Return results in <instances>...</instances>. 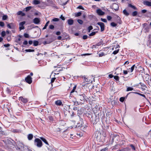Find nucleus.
I'll list each match as a JSON object with an SVG mask.
<instances>
[{"label":"nucleus","mask_w":151,"mask_h":151,"mask_svg":"<svg viewBox=\"0 0 151 151\" xmlns=\"http://www.w3.org/2000/svg\"><path fill=\"white\" fill-rule=\"evenodd\" d=\"M35 144L38 147H40L42 146V142L41 140L39 138H36L34 141Z\"/></svg>","instance_id":"1"},{"label":"nucleus","mask_w":151,"mask_h":151,"mask_svg":"<svg viewBox=\"0 0 151 151\" xmlns=\"http://www.w3.org/2000/svg\"><path fill=\"white\" fill-rule=\"evenodd\" d=\"M25 80L29 84H31L32 82V78L30 75L28 76L25 78Z\"/></svg>","instance_id":"2"},{"label":"nucleus","mask_w":151,"mask_h":151,"mask_svg":"<svg viewBox=\"0 0 151 151\" xmlns=\"http://www.w3.org/2000/svg\"><path fill=\"white\" fill-rule=\"evenodd\" d=\"M25 23V22L23 21L21 22L19 24V29L20 30L22 29H24V25Z\"/></svg>","instance_id":"3"},{"label":"nucleus","mask_w":151,"mask_h":151,"mask_svg":"<svg viewBox=\"0 0 151 151\" xmlns=\"http://www.w3.org/2000/svg\"><path fill=\"white\" fill-rule=\"evenodd\" d=\"M97 24L100 27L101 31H103L104 29V24L102 22H99L97 23Z\"/></svg>","instance_id":"4"},{"label":"nucleus","mask_w":151,"mask_h":151,"mask_svg":"<svg viewBox=\"0 0 151 151\" xmlns=\"http://www.w3.org/2000/svg\"><path fill=\"white\" fill-rule=\"evenodd\" d=\"M59 66V65H57V66H54V68H57L55 70V72H56V73H55V74H58V73H57V72H59L62 70V67H58Z\"/></svg>","instance_id":"5"},{"label":"nucleus","mask_w":151,"mask_h":151,"mask_svg":"<svg viewBox=\"0 0 151 151\" xmlns=\"http://www.w3.org/2000/svg\"><path fill=\"white\" fill-rule=\"evenodd\" d=\"M96 13L99 16H102L105 14V12L102 11L100 9H97Z\"/></svg>","instance_id":"6"},{"label":"nucleus","mask_w":151,"mask_h":151,"mask_svg":"<svg viewBox=\"0 0 151 151\" xmlns=\"http://www.w3.org/2000/svg\"><path fill=\"white\" fill-rule=\"evenodd\" d=\"M112 8L113 9L116 11L117 10L119 9V6L117 4L114 3L112 5Z\"/></svg>","instance_id":"7"},{"label":"nucleus","mask_w":151,"mask_h":151,"mask_svg":"<svg viewBox=\"0 0 151 151\" xmlns=\"http://www.w3.org/2000/svg\"><path fill=\"white\" fill-rule=\"evenodd\" d=\"M40 22V19L38 18H35L33 20V22L36 24H38Z\"/></svg>","instance_id":"8"},{"label":"nucleus","mask_w":151,"mask_h":151,"mask_svg":"<svg viewBox=\"0 0 151 151\" xmlns=\"http://www.w3.org/2000/svg\"><path fill=\"white\" fill-rule=\"evenodd\" d=\"M19 100H21L24 103H26L28 101L27 99L24 98L22 97H19Z\"/></svg>","instance_id":"9"},{"label":"nucleus","mask_w":151,"mask_h":151,"mask_svg":"<svg viewBox=\"0 0 151 151\" xmlns=\"http://www.w3.org/2000/svg\"><path fill=\"white\" fill-rule=\"evenodd\" d=\"M67 22L68 25H72L73 24L74 21L73 19H70L68 20Z\"/></svg>","instance_id":"10"},{"label":"nucleus","mask_w":151,"mask_h":151,"mask_svg":"<svg viewBox=\"0 0 151 151\" xmlns=\"http://www.w3.org/2000/svg\"><path fill=\"white\" fill-rule=\"evenodd\" d=\"M68 0H60L61 4L62 5H65L66 4Z\"/></svg>","instance_id":"11"},{"label":"nucleus","mask_w":151,"mask_h":151,"mask_svg":"<svg viewBox=\"0 0 151 151\" xmlns=\"http://www.w3.org/2000/svg\"><path fill=\"white\" fill-rule=\"evenodd\" d=\"M32 3L35 5H37L40 3V0H34L32 1Z\"/></svg>","instance_id":"12"},{"label":"nucleus","mask_w":151,"mask_h":151,"mask_svg":"<svg viewBox=\"0 0 151 151\" xmlns=\"http://www.w3.org/2000/svg\"><path fill=\"white\" fill-rule=\"evenodd\" d=\"M145 5L148 6H151V2L149 1H145L144 2Z\"/></svg>","instance_id":"13"},{"label":"nucleus","mask_w":151,"mask_h":151,"mask_svg":"<svg viewBox=\"0 0 151 151\" xmlns=\"http://www.w3.org/2000/svg\"><path fill=\"white\" fill-rule=\"evenodd\" d=\"M14 26V24L12 23L10 24H9L7 25V27L10 29L13 28Z\"/></svg>","instance_id":"14"},{"label":"nucleus","mask_w":151,"mask_h":151,"mask_svg":"<svg viewBox=\"0 0 151 151\" xmlns=\"http://www.w3.org/2000/svg\"><path fill=\"white\" fill-rule=\"evenodd\" d=\"M55 104L57 105L60 106L61 105L62 102L60 100H58L55 102Z\"/></svg>","instance_id":"15"},{"label":"nucleus","mask_w":151,"mask_h":151,"mask_svg":"<svg viewBox=\"0 0 151 151\" xmlns=\"http://www.w3.org/2000/svg\"><path fill=\"white\" fill-rule=\"evenodd\" d=\"M128 6L129 7L132 8L134 10H137V8L135 6L132 5L131 4H129Z\"/></svg>","instance_id":"16"},{"label":"nucleus","mask_w":151,"mask_h":151,"mask_svg":"<svg viewBox=\"0 0 151 151\" xmlns=\"http://www.w3.org/2000/svg\"><path fill=\"white\" fill-rule=\"evenodd\" d=\"M40 139L44 142L46 145H49V144L46 139L42 137H40Z\"/></svg>","instance_id":"17"},{"label":"nucleus","mask_w":151,"mask_h":151,"mask_svg":"<svg viewBox=\"0 0 151 151\" xmlns=\"http://www.w3.org/2000/svg\"><path fill=\"white\" fill-rule=\"evenodd\" d=\"M64 126H61L60 128H58L56 129V131H60L62 130H63L64 129Z\"/></svg>","instance_id":"18"},{"label":"nucleus","mask_w":151,"mask_h":151,"mask_svg":"<svg viewBox=\"0 0 151 151\" xmlns=\"http://www.w3.org/2000/svg\"><path fill=\"white\" fill-rule=\"evenodd\" d=\"M33 137V135L31 134H30L28 135V138L29 140H31Z\"/></svg>","instance_id":"19"},{"label":"nucleus","mask_w":151,"mask_h":151,"mask_svg":"<svg viewBox=\"0 0 151 151\" xmlns=\"http://www.w3.org/2000/svg\"><path fill=\"white\" fill-rule=\"evenodd\" d=\"M123 13L124 14L127 16L129 15V14L128 12L127 11L126 9H124L123 11Z\"/></svg>","instance_id":"20"},{"label":"nucleus","mask_w":151,"mask_h":151,"mask_svg":"<svg viewBox=\"0 0 151 151\" xmlns=\"http://www.w3.org/2000/svg\"><path fill=\"white\" fill-rule=\"evenodd\" d=\"M137 14H138L137 12L136 11H135L133 12L132 13V15L134 17V16H136Z\"/></svg>","instance_id":"21"},{"label":"nucleus","mask_w":151,"mask_h":151,"mask_svg":"<svg viewBox=\"0 0 151 151\" xmlns=\"http://www.w3.org/2000/svg\"><path fill=\"white\" fill-rule=\"evenodd\" d=\"M81 15V13L80 12L76 13L75 14V16L76 17L80 16Z\"/></svg>","instance_id":"22"},{"label":"nucleus","mask_w":151,"mask_h":151,"mask_svg":"<svg viewBox=\"0 0 151 151\" xmlns=\"http://www.w3.org/2000/svg\"><path fill=\"white\" fill-rule=\"evenodd\" d=\"M39 42L37 41H34L33 42V45L35 46H37Z\"/></svg>","instance_id":"23"},{"label":"nucleus","mask_w":151,"mask_h":151,"mask_svg":"<svg viewBox=\"0 0 151 151\" xmlns=\"http://www.w3.org/2000/svg\"><path fill=\"white\" fill-rule=\"evenodd\" d=\"M49 21H48V22H47L46 24H45V26L43 28V29H45L46 28H47V26L48 25V24H49Z\"/></svg>","instance_id":"24"},{"label":"nucleus","mask_w":151,"mask_h":151,"mask_svg":"<svg viewBox=\"0 0 151 151\" xmlns=\"http://www.w3.org/2000/svg\"><path fill=\"white\" fill-rule=\"evenodd\" d=\"M133 88L131 87H128L127 88L126 91H131L133 90Z\"/></svg>","instance_id":"25"},{"label":"nucleus","mask_w":151,"mask_h":151,"mask_svg":"<svg viewBox=\"0 0 151 151\" xmlns=\"http://www.w3.org/2000/svg\"><path fill=\"white\" fill-rule=\"evenodd\" d=\"M134 93L135 94H138L139 95H140V96L145 98V96L144 94H141V93H138L137 92H134Z\"/></svg>","instance_id":"26"},{"label":"nucleus","mask_w":151,"mask_h":151,"mask_svg":"<svg viewBox=\"0 0 151 151\" xmlns=\"http://www.w3.org/2000/svg\"><path fill=\"white\" fill-rule=\"evenodd\" d=\"M32 8L31 6H28L25 8V11L26 12H27L29 10Z\"/></svg>","instance_id":"27"},{"label":"nucleus","mask_w":151,"mask_h":151,"mask_svg":"<svg viewBox=\"0 0 151 151\" xmlns=\"http://www.w3.org/2000/svg\"><path fill=\"white\" fill-rule=\"evenodd\" d=\"M111 26H112L113 27H115L116 26H117V24L115 23H114V22H112L111 23Z\"/></svg>","instance_id":"28"},{"label":"nucleus","mask_w":151,"mask_h":151,"mask_svg":"<svg viewBox=\"0 0 151 151\" xmlns=\"http://www.w3.org/2000/svg\"><path fill=\"white\" fill-rule=\"evenodd\" d=\"M145 76L146 78V81H147V80H149L150 78V76L148 74H146L145 75Z\"/></svg>","instance_id":"29"},{"label":"nucleus","mask_w":151,"mask_h":151,"mask_svg":"<svg viewBox=\"0 0 151 151\" xmlns=\"http://www.w3.org/2000/svg\"><path fill=\"white\" fill-rule=\"evenodd\" d=\"M114 78L115 79L116 81H119V77L118 76H114Z\"/></svg>","instance_id":"30"},{"label":"nucleus","mask_w":151,"mask_h":151,"mask_svg":"<svg viewBox=\"0 0 151 151\" xmlns=\"http://www.w3.org/2000/svg\"><path fill=\"white\" fill-rule=\"evenodd\" d=\"M78 22L81 24H83V21L81 19H78L77 20Z\"/></svg>","instance_id":"31"},{"label":"nucleus","mask_w":151,"mask_h":151,"mask_svg":"<svg viewBox=\"0 0 151 151\" xmlns=\"http://www.w3.org/2000/svg\"><path fill=\"white\" fill-rule=\"evenodd\" d=\"M25 51L27 52H33L34 51V50H31V49H26L25 50Z\"/></svg>","instance_id":"32"},{"label":"nucleus","mask_w":151,"mask_h":151,"mask_svg":"<svg viewBox=\"0 0 151 151\" xmlns=\"http://www.w3.org/2000/svg\"><path fill=\"white\" fill-rule=\"evenodd\" d=\"M8 18V17L6 15H4L3 16L2 19L3 20H6Z\"/></svg>","instance_id":"33"},{"label":"nucleus","mask_w":151,"mask_h":151,"mask_svg":"<svg viewBox=\"0 0 151 151\" xmlns=\"http://www.w3.org/2000/svg\"><path fill=\"white\" fill-rule=\"evenodd\" d=\"M93 29V27L92 26H89L88 28V32H90V31Z\"/></svg>","instance_id":"34"},{"label":"nucleus","mask_w":151,"mask_h":151,"mask_svg":"<svg viewBox=\"0 0 151 151\" xmlns=\"http://www.w3.org/2000/svg\"><path fill=\"white\" fill-rule=\"evenodd\" d=\"M105 55V54L103 52H101L99 54V57H102Z\"/></svg>","instance_id":"35"},{"label":"nucleus","mask_w":151,"mask_h":151,"mask_svg":"<svg viewBox=\"0 0 151 151\" xmlns=\"http://www.w3.org/2000/svg\"><path fill=\"white\" fill-rule=\"evenodd\" d=\"M1 36L2 37H4L6 35V32L4 31H2L1 33Z\"/></svg>","instance_id":"36"},{"label":"nucleus","mask_w":151,"mask_h":151,"mask_svg":"<svg viewBox=\"0 0 151 151\" xmlns=\"http://www.w3.org/2000/svg\"><path fill=\"white\" fill-rule=\"evenodd\" d=\"M124 97H122L120 98L119 100L121 102H123L124 99Z\"/></svg>","instance_id":"37"},{"label":"nucleus","mask_w":151,"mask_h":151,"mask_svg":"<svg viewBox=\"0 0 151 151\" xmlns=\"http://www.w3.org/2000/svg\"><path fill=\"white\" fill-rule=\"evenodd\" d=\"M119 49L118 50H117L114 51L113 52V54L114 55H116V54L117 53H118V52H119Z\"/></svg>","instance_id":"38"},{"label":"nucleus","mask_w":151,"mask_h":151,"mask_svg":"<svg viewBox=\"0 0 151 151\" xmlns=\"http://www.w3.org/2000/svg\"><path fill=\"white\" fill-rule=\"evenodd\" d=\"M76 86H75L73 88V89H72V90L70 92V93H71L73 92H74L75 91V90L76 89Z\"/></svg>","instance_id":"39"},{"label":"nucleus","mask_w":151,"mask_h":151,"mask_svg":"<svg viewBox=\"0 0 151 151\" xmlns=\"http://www.w3.org/2000/svg\"><path fill=\"white\" fill-rule=\"evenodd\" d=\"M96 32H92L89 35V36H92L96 34Z\"/></svg>","instance_id":"40"},{"label":"nucleus","mask_w":151,"mask_h":151,"mask_svg":"<svg viewBox=\"0 0 151 151\" xmlns=\"http://www.w3.org/2000/svg\"><path fill=\"white\" fill-rule=\"evenodd\" d=\"M49 28L51 29H53L54 28V26L52 25H50L49 26Z\"/></svg>","instance_id":"41"},{"label":"nucleus","mask_w":151,"mask_h":151,"mask_svg":"<svg viewBox=\"0 0 151 151\" xmlns=\"http://www.w3.org/2000/svg\"><path fill=\"white\" fill-rule=\"evenodd\" d=\"M88 36L87 35H84L83 36V38L84 40H86L88 38Z\"/></svg>","instance_id":"42"},{"label":"nucleus","mask_w":151,"mask_h":151,"mask_svg":"<svg viewBox=\"0 0 151 151\" xmlns=\"http://www.w3.org/2000/svg\"><path fill=\"white\" fill-rule=\"evenodd\" d=\"M4 25V22H0V26L1 27H3Z\"/></svg>","instance_id":"43"},{"label":"nucleus","mask_w":151,"mask_h":151,"mask_svg":"<svg viewBox=\"0 0 151 151\" xmlns=\"http://www.w3.org/2000/svg\"><path fill=\"white\" fill-rule=\"evenodd\" d=\"M101 20L102 22H107V20H106V19H105L101 18Z\"/></svg>","instance_id":"44"},{"label":"nucleus","mask_w":151,"mask_h":151,"mask_svg":"<svg viewBox=\"0 0 151 151\" xmlns=\"http://www.w3.org/2000/svg\"><path fill=\"white\" fill-rule=\"evenodd\" d=\"M24 36L26 38H28L29 37V35L27 33H25L24 35Z\"/></svg>","instance_id":"45"},{"label":"nucleus","mask_w":151,"mask_h":151,"mask_svg":"<svg viewBox=\"0 0 151 151\" xmlns=\"http://www.w3.org/2000/svg\"><path fill=\"white\" fill-rule=\"evenodd\" d=\"M134 66H135V65H134L131 67V72H132L133 71V70L134 68Z\"/></svg>","instance_id":"46"},{"label":"nucleus","mask_w":151,"mask_h":151,"mask_svg":"<svg viewBox=\"0 0 151 151\" xmlns=\"http://www.w3.org/2000/svg\"><path fill=\"white\" fill-rule=\"evenodd\" d=\"M11 35H10L8 37H7L6 38L8 41H10L11 40Z\"/></svg>","instance_id":"47"},{"label":"nucleus","mask_w":151,"mask_h":151,"mask_svg":"<svg viewBox=\"0 0 151 151\" xmlns=\"http://www.w3.org/2000/svg\"><path fill=\"white\" fill-rule=\"evenodd\" d=\"M59 20V19L57 18H55L52 19V21L54 22L58 21Z\"/></svg>","instance_id":"48"},{"label":"nucleus","mask_w":151,"mask_h":151,"mask_svg":"<svg viewBox=\"0 0 151 151\" xmlns=\"http://www.w3.org/2000/svg\"><path fill=\"white\" fill-rule=\"evenodd\" d=\"M78 9H84V8L83 7L81 6H79L77 7Z\"/></svg>","instance_id":"49"},{"label":"nucleus","mask_w":151,"mask_h":151,"mask_svg":"<svg viewBox=\"0 0 151 151\" xmlns=\"http://www.w3.org/2000/svg\"><path fill=\"white\" fill-rule=\"evenodd\" d=\"M107 18L108 20H110L111 19L112 17L110 16H108Z\"/></svg>","instance_id":"50"},{"label":"nucleus","mask_w":151,"mask_h":151,"mask_svg":"<svg viewBox=\"0 0 151 151\" xmlns=\"http://www.w3.org/2000/svg\"><path fill=\"white\" fill-rule=\"evenodd\" d=\"M119 45H118L117 44L116 45V47H115V46H114V47H113L112 48V50H114V49H116V48L118 47H119Z\"/></svg>","instance_id":"51"},{"label":"nucleus","mask_w":151,"mask_h":151,"mask_svg":"<svg viewBox=\"0 0 151 151\" xmlns=\"http://www.w3.org/2000/svg\"><path fill=\"white\" fill-rule=\"evenodd\" d=\"M22 13V12L21 11H19L17 13V14L18 15H21V14Z\"/></svg>","instance_id":"52"},{"label":"nucleus","mask_w":151,"mask_h":151,"mask_svg":"<svg viewBox=\"0 0 151 151\" xmlns=\"http://www.w3.org/2000/svg\"><path fill=\"white\" fill-rule=\"evenodd\" d=\"M55 78H52L51 79V83H52L53 82H54V81H55Z\"/></svg>","instance_id":"53"},{"label":"nucleus","mask_w":151,"mask_h":151,"mask_svg":"<svg viewBox=\"0 0 151 151\" xmlns=\"http://www.w3.org/2000/svg\"><path fill=\"white\" fill-rule=\"evenodd\" d=\"M147 12V10L146 9H143L142 10V12L143 13H146Z\"/></svg>","instance_id":"54"},{"label":"nucleus","mask_w":151,"mask_h":151,"mask_svg":"<svg viewBox=\"0 0 151 151\" xmlns=\"http://www.w3.org/2000/svg\"><path fill=\"white\" fill-rule=\"evenodd\" d=\"M60 18L63 20H65L64 17H63L62 15L61 16Z\"/></svg>","instance_id":"55"},{"label":"nucleus","mask_w":151,"mask_h":151,"mask_svg":"<svg viewBox=\"0 0 151 151\" xmlns=\"http://www.w3.org/2000/svg\"><path fill=\"white\" fill-rule=\"evenodd\" d=\"M28 43L27 41L25 40L23 42V44L24 45H27Z\"/></svg>","instance_id":"56"},{"label":"nucleus","mask_w":151,"mask_h":151,"mask_svg":"<svg viewBox=\"0 0 151 151\" xmlns=\"http://www.w3.org/2000/svg\"><path fill=\"white\" fill-rule=\"evenodd\" d=\"M107 150V148L106 147L101 150V151H106Z\"/></svg>","instance_id":"57"},{"label":"nucleus","mask_w":151,"mask_h":151,"mask_svg":"<svg viewBox=\"0 0 151 151\" xmlns=\"http://www.w3.org/2000/svg\"><path fill=\"white\" fill-rule=\"evenodd\" d=\"M123 73L124 74L126 75L127 74L128 72L127 70H123Z\"/></svg>","instance_id":"58"},{"label":"nucleus","mask_w":151,"mask_h":151,"mask_svg":"<svg viewBox=\"0 0 151 151\" xmlns=\"http://www.w3.org/2000/svg\"><path fill=\"white\" fill-rule=\"evenodd\" d=\"M10 45L9 44H5V45H4V46L5 47H9V46Z\"/></svg>","instance_id":"59"},{"label":"nucleus","mask_w":151,"mask_h":151,"mask_svg":"<svg viewBox=\"0 0 151 151\" xmlns=\"http://www.w3.org/2000/svg\"><path fill=\"white\" fill-rule=\"evenodd\" d=\"M61 34V33L60 32H56V34L57 35H59Z\"/></svg>","instance_id":"60"},{"label":"nucleus","mask_w":151,"mask_h":151,"mask_svg":"<svg viewBox=\"0 0 151 151\" xmlns=\"http://www.w3.org/2000/svg\"><path fill=\"white\" fill-rule=\"evenodd\" d=\"M109 77L110 78H112V77H113L114 76L112 75L111 74H109Z\"/></svg>","instance_id":"61"},{"label":"nucleus","mask_w":151,"mask_h":151,"mask_svg":"<svg viewBox=\"0 0 151 151\" xmlns=\"http://www.w3.org/2000/svg\"><path fill=\"white\" fill-rule=\"evenodd\" d=\"M33 43L32 41V40H30L29 41V43L30 45H31Z\"/></svg>","instance_id":"62"},{"label":"nucleus","mask_w":151,"mask_h":151,"mask_svg":"<svg viewBox=\"0 0 151 151\" xmlns=\"http://www.w3.org/2000/svg\"><path fill=\"white\" fill-rule=\"evenodd\" d=\"M61 37L60 36H59L58 37V39L59 40H61Z\"/></svg>","instance_id":"63"},{"label":"nucleus","mask_w":151,"mask_h":151,"mask_svg":"<svg viewBox=\"0 0 151 151\" xmlns=\"http://www.w3.org/2000/svg\"><path fill=\"white\" fill-rule=\"evenodd\" d=\"M132 147V148L133 150H135V147H134V146H133V145H131Z\"/></svg>","instance_id":"64"}]
</instances>
